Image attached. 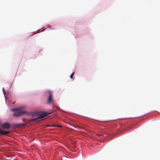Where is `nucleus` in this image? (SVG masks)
I'll return each instance as SVG.
<instances>
[{"instance_id":"nucleus-2","label":"nucleus","mask_w":160,"mask_h":160,"mask_svg":"<svg viewBox=\"0 0 160 160\" xmlns=\"http://www.w3.org/2000/svg\"><path fill=\"white\" fill-rule=\"evenodd\" d=\"M22 108H21L12 109V111H15L13 114V116L16 117H18L22 116L24 114H27V111L24 110H22Z\"/></svg>"},{"instance_id":"nucleus-13","label":"nucleus","mask_w":160,"mask_h":160,"mask_svg":"<svg viewBox=\"0 0 160 160\" xmlns=\"http://www.w3.org/2000/svg\"><path fill=\"white\" fill-rule=\"evenodd\" d=\"M14 158H11V160H14Z\"/></svg>"},{"instance_id":"nucleus-8","label":"nucleus","mask_w":160,"mask_h":160,"mask_svg":"<svg viewBox=\"0 0 160 160\" xmlns=\"http://www.w3.org/2000/svg\"><path fill=\"white\" fill-rule=\"evenodd\" d=\"M74 74V72H73L70 76V78H72Z\"/></svg>"},{"instance_id":"nucleus-16","label":"nucleus","mask_w":160,"mask_h":160,"mask_svg":"<svg viewBox=\"0 0 160 160\" xmlns=\"http://www.w3.org/2000/svg\"><path fill=\"white\" fill-rule=\"evenodd\" d=\"M40 31V30H38V32H39V31Z\"/></svg>"},{"instance_id":"nucleus-6","label":"nucleus","mask_w":160,"mask_h":160,"mask_svg":"<svg viewBox=\"0 0 160 160\" xmlns=\"http://www.w3.org/2000/svg\"><path fill=\"white\" fill-rule=\"evenodd\" d=\"M9 133V132L7 131H3L1 129H0V135H6Z\"/></svg>"},{"instance_id":"nucleus-5","label":"nucleus","mask_w":160,"mask_h":160,"mask_svg":"<svg viewBox=\"0 0 160 160\" xmlns=\"http://www.w3.org/2000/svg\"><path fill=\"white\" fill-rule=\"evenodd\" d=\"M10 125L9 123H5L3 124L2 126V127L4 129H7L9 128Z\"/></svg>"},{"instance_id":"nucleus-4","label":"nucleus","mask_w":160,"mask_h":160,"mask_svg":"<svg viewBox=\"0 0 160 160\" xmlns=\"http://www.w3.org/2000/svg\"><path fill=\"white\" fill-rule=\"evenodd\" d=\"M26 125L25 124H15L13 125V126L15 127L19 128L22 126H23ZM12 126L11 125V128Z\"/></svg>"},{"instance_id":"nucleus-3","label":"nucleus","mask_w":160,"mask_h":160,"mask_svg":"<svg viewBox=\"0 0 160 160\" xmlns=\"http://www.w3.org/2000/svg\"><path fill=\"white\" fill-rule=\"evenodd\" d=\"M49 95V97L48 99V103H51L52 102V92L50 91H48Z\"/></svg>"},{"instance_id":"nucleus-1","label":"nucleus","mask_w":160,"mask_h":160,"mask_svg":"<svg viewBox=\"0 0 160 160\" xmlns=\"http://www.w3.org/2000/svg\"><path fill=\"white\" fill-rule=\"evenodd\" d=\"M38 114L40 116L32 119V121L35 122H38L41 121L42 120V118L43 117L48 116V114L51 113V112H38Z\"/></svg>"},{"instance_id":"nucleus-9","label":"nucleus","mask_w":160,"mask_h":160,"mask_svg":"<svg viewBox=\"0 0 160 160\" xmlns=\"http://www.w3.org/2000/svg\"><path fill=\"white\" fill-rule=\"evenodd\" d=\"M12 144H11V146H10V147H11V151H12V150H11V148H13V147L12 146ZM12 151H13V150H12Z\"/></svg>"},{"instance_id":"nucleus-10","label":"nucleus","mask_w":160,"mask_h":160,"mask_svg":"<svg viewBox=\"0 0 160 160\" xmlns=\"http://www.w3.org/2000/svg\"><path fill=\"white\" fill-rule=\"evenodd\" d=\"M3 91L4 93H5V91L4 90V88H3Z\"/></svg>"},{"instance_id":"nucleus-15","label":"nucleus","mask_w":160,"mask_h":160,"mask_svg":"<svg viewBox=\"0 0 160 160\" xmlns=\"http://www.w3.org/2000/svg\"><path fill=\"white\" fill-rule=\"evenodd\" d=\"M14 103H15V102H13V103H12V104H14Z\"/></svg>"},{"instance_id":"nucleus-7","label":"nucleus","mask_w":160,"mask_h":160,"mask_svg":"<svg viewBox=\"0 0 160 160\" xmlns=\"http://www.w3.org/2000/svg\"><path fill=\"white\" fill-rule=\"evenodd\" d=\"M52 127H62V126H61L59 125H52Z\"/></svg>"},{"instance_id":"nucleus-14","label":"nucleus","mask_w":160,"mask_h":160,"mask_svg":"<svg viewBox=\"0 0 160 160\" xmlns=\"http://www.w3.org/2000/svg\"><path fill=\"white\" fill-rule=\"evenodd\" d=\"M11 153H12V152H11V155H10L11 157L13 155H11Z\"/></svg>"},{"instance_id":"nucleus-11","label":"nucleus","mask_w":160,"mask_h":160,"mask_svg":"<svg viewBox=\"0 0 160 160\" xmlns=\"http://www.w3.org/2000/svg\"><path fill=\"white\" fill-rule=\"evenodd\" d=\"M98 136H102V135H101V134H98Z\"/></svg>"},{"instance_id":"nucleus-12","label":"nucleus","mask_w":160,"mask_h":160,"mask_svg":"<svg viewBox=\"0 0 160 160\" xmlns=\"http://www.w3.org/2000/svg\"><path fill=\"white\" fill-rule=\"evenodd\" d=\"M22 120L24 122H25V119L24 118H23V119H22Z\"/></svg>"}]
</instances>
